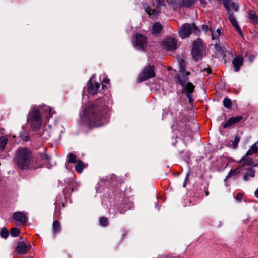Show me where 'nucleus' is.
Instances as JSON below:
<instances>
[{"mask_svg":"<svg viewBox=\"0 0 258 258\" xmlns=\"http://www.w3.org/2000/svg\"><path fill=\"white\" fill-rule=\"evenodd\" d=\"M203 72H206L207 74H210L211 73V70L210 69H205L203 70Z\"/></svg>","mask_w":258,"mask_h":258,"instance_id":"obj_42","label":"nucleus"},{"mask_svg":"<svg viewBox=\"0 0 258 258\" xmlns=\"http://www.w3.org/2000/svg\"><path fill=\"white\" fill-rule=\"evenodd\" d=\"M229 20L237 32L240 34H242V31L239 26L236 19L234 18L233 14L230 12L228 13Z\"/></svg>","mask_w":258,"mask_h":258,"instance_id":"obj_16","label":"nucleus"},{"mask_svg":"<svg viewBox=\"0 0 258 258\" xmlns=\"http://www.w3.org/2000/svg\"><path fill=\"white\" fill-rule=\"evenodd\" d=\"M219 2L223 1V4L226 9L229 11L231 9L237 11L238 6L237 4L232 2V0H217Z\"/></svg>","mask_w":258,"mask_h":258,"instance_id":"obj_13","label":"nucleus"},{"mask_svg":"<svg viewBox=\"0 0 258 258\" xmlns=\"http://www.w3.org/2000/svg\"><path fill=\"white\" fill-rule=\"evenodd\" d=\"M8 142V139L6 136H2L0 137V149L1 150H4L5 149Z\"/></svg>","mask_w":258,"mask_h":258,"instance_id":"obj_25","label":"nucleus"},{"mask_svg":"<svg viewBox=\"0 0 258 258\" xmlns=\"http://www.w3.org/2000/svg\"><path fill=\"white\" fill-rule=\"evenodd\" d=\"M9 233L8 230L6 229V228L4 227L2 228L1 232V237L6 238L9 236Z\"/></svg>","mask_w":258,"mask_h":258,"instance_id":"obj_35","label":"nucleus"},{"mask_svg":"<svg viewBox=\"0 0 258 258\" xmlns=\"http://www.w3.org/2000/svg\"><path fill=\"white\" fill-rule=\"evenodd\" d=\"M41 157L43 159H45L46 160H48V158L47 156L45 154H44L43 156H41Z\"/></svg>","mask_w":258,"mask_h":258,"instance_id":"obj_46","label":"nucleus"},{"mask_svg":"<svg viewBox=\"0 0 258 258\" xmlns=\"http://www.w3.org/2000/svg\"><path fill=\"white\" fill-rule=\"evenodd\" d=\"M183 87V89L185 91V94L186 97L189 99L190 101L191 99V94L193 92L195 86L190 82H187L184 84L183 85H181Z\"/></svg>","mask_w":258,"mask_h":258,"instance_id":"obj_11","label":"nucleus"},{"mask_svg":"<svg viewBox=\"0 0 258 258\" xmlns=\"http://www.w3.org/2000/svg\"><path fill=\"white\" fill-rule=\"evenodd\" d=\"M99 223L102 226H106L108 225V219L106 217H102L100 218Z\"/></svg>","mask_w":258,"mask_h":258,"instance_id":"obj_34","label":"nucleus"},{"mask_svg":"<svg viewBox=\"0 0 258 258\" xmlns=\"http://www.w3.org/2000/svg\"><path fill=\"white\" fill-rule=\"evenodd\" d=\"M192 32H194L195 34H198L200 32V30L194 23H185L180 27L178 34L181 39H184L188 37Z\"/></svg>","mask_w":258,"mask_h":258,"instance_id":"obj_3","label":"nucleus"},{"mask_svg":"<svg viewBox=\"0 0 258 258\" xmlns=\"http://www.w3.org/2000/svg\"><path fill=\"white\" fill-rule=\"evenodd\" d=\"M163 49L167 51L174 50L177 48V41L172 37L165 38L161 43Z\"/></svg>","mask_w":258,"mask_h":258,"instance_id":"obj_7","label":"nucleus"},{"mask_svg":"<svg viewBox=\"0 0 258 258\" xmlns=\"http://www.w3.org/2000/svg\"><path fill=\"white\" fill-rule=\"evenodd\" d=\"M254 176V172L252 169L249 170L243 176V179L247 181L249 177H253Z\"/></svg>","mask_w":258,"mask_h":258,"instance_id":"obj_30","label":"nucleus"},{"mask_svg":"<svg viewBox=\"0 0 258 258\" xmlns=\"http://www.w3.org/2000/svg\"><path fill=\"white\" fill-rule=\"evenodd\" d=\"M192 48H195L196 50L203 51V45L202 40L200 39H197L196 40L194 41L193 42Z\"/></svg>","mask_w":258,"mask_h":258,"instance_id":"obj_20","label":"nucleus"},{"mask_svg":"<svg viewBox=\"0 0 258 258\" xmlns=\"http://www.w3.org/2000/svg\"><path fill=\"white\" fill-rule=\"evenodd\" d=\"M223 105L225 107L227 108H230L231 107V101L228 98H225L223 100Z\"/></svg>","mask_w":258,"mask_h":258,"instance_id":"obj_32","label":"nucleus"},{"mask_svg":"<svg viewBox=\"0 0 258 258\" xmlns=\"http://www.w3.org/2000/svg\"><path fill=\"white\" fill-rule=\"evenodd\" d=\"M248 17L252 23L258 24V16L253 11H250L248 13Z\"/></svg>","mask_w":258,"mask_h":258,"instance_id":"obj_22","label":"nucleus"},{"mask_svg":"<svg viewBox=\"0 0 258 258\" xmlns=\"http://www.w3.org/2000/svg\"><path fill=\"white\" fill-rule=\"evenodd\" d=\"M202 29L205 32H207L208 30V26L207 25H203L202 27Z\"/></svg>","mask_w":258,"mask_h":258,"instance_id":"obj_41","label":"nucleus"},{"mask_svg":"<svg viewBox=\"0 0 258 258\" xmlns=\"http://www.w3.org/2000/svg\"><path fill=\"white\" fill-rule=\"evenodd\" d=\"M43 110L48 113V115L46 116L47 118H49L51 117V115L53 113H54V111L49 106H45L43 108Z\"/></svg>","mask_w":258,"mask_h":258,"instance_id":"obj_28","label":"nucleus"},{"mask_svg":"<svg viewBox=\"0 0 258 258\" xmlns=\"http://www.w3.org/2000/svg\"><path fill=\"white\" fill-rule=\"evenodd\" d=\"M186 71L185 70V63L183 60H181L180 62V67L179 73H185Z\"/></svg>","mask_w":258,"mask_h":258,"instance_id":"obj_36","label":"nucleus"},{"mask_svg":"<svg viewBox=\"0 0 258 258\" xmlns=\"http://www.w3.org/2000/svg\"><path fill=\"white\" fill-rule=\"evenodd\" d=\"M190 72L186 71L185 73H179L176 75V83L180 85H183L188 80V76Z\"/></svg>","mask_w":258,"mask_h":258,"instance_id":"obj_10","label":"nucleus"},{"mask_svg":"<svg viewBox=\"0 0 258 258\" xmlns=\"http://www.w3.org/2000/svg\"><path fill=\"white\" fill-rule=\"evenodd\" d=\"M158 5L159 6H164V5L165 0H158Z\"/></svg>","mask_w":258,"mask_h":258,"instance_id":"obj_43","label":"nucleus"},{"mask_svg":"<svg viewBox=\"0 0 258 258\" xmlns=\"http://www.w3.org/2000/svg\"><path fill=\"white\" fill-rule=\"evenodd\" d=\"M211 32L212 34V38L213 40L217 39L221 33V29L219 28L217 29L216 31H213L212 29H211Z\"/></svg>","mask_w":258,"mask_h":258,"instance_id":"obj_27","label":"nucleus"},{"mask_svg":"<svg viewBox=\"0 0 258 258\" xmlns=\"http://www.w3.org/2000/svg\"><path fill=\"white\" fill-rule=\"evenodd\" d=\"M174 1L175 5H178L180 7H189L193 5L195 3V0H172Z\"/></svg>","mask_w":258,"mask_h":258,"instance_id":"obj_14","label":"nucleus"},{"mask_svg":"<svg viewBox=\"0 0 258 258\" xmlns=\"http://www.w3.org/2000/svg\"><path fill=\"white\" fill-rule=\"evenodd\" d=\"M162 29L163 27L160 23H155L152 26V33L154 34L160 33L161 32Z\"/></svg>","mask_w":258,"mask_h":258,"instance_id":"obj_18","label":"nucleus"},{"mask_svg":"<svg viewBox=\"0 0 258 258\" xmlns=\"http://www.w3.org/2000/svg\"><path fill=\"white\" fill-rule=\"evenodd\" d=\"M107 112L104 102L101 100L88 106L84 110L82 121L89 127H98L103 124L102 120Z\"/></svg>","mask_w":258,"mask_h":258,"instance_id":"obj_1","label":"nucleus"},{"mask_svg":"<svg viewBox=\"0 0 258 258\" xmlns=\"http://www.w3.org/2000/svg\"><path fill=\"white\" fill-rule=\"evenodd\" d=\"M134 46L137 49L143 50L147 45V37L141 34H136L135 40L133 41Z\"/></svg>","mask_w":258,"mask_h":258,"instance_id":"obj_6","label":"nucleus"},{"mask_svg":"<svg viewBox=\"0 0 258 258\" xmlns=\"http://www.w3.org/2000/svg\"><path fill=\"white\" fill-rule=\"evenodd\" d=\"M155 76L156 73L154 71V66H146L139 74L137 81L138 82H142L150 78H154Z\"/></svg>","mask_w":258,"mask_h":258,"instance_id":"obj_4","label":"nucleus"},{"mask_svg":"<svg viewBox=\"0 0 258 258\" xmlns=\"http://www.w3.org/2000/svg\"><path fill=\"white\" fill-rule=\"evenodd\" d=\"M31 247L29 243L19 242L16 247V250L19 254H25L30 250Z\"/></svg>","mask_w":258,"mask_h":258,"instance_id":"obj_9","label":"nucleus"},{"mask_svg":"<svg viewBox=\"0 0 258 258\" xmlns=\"http://www.w3.org/2000/svg\"><path fill=\"white\" fill-rule=\"evenodd\" d=\"M52 229L54 234H56L60 232L61 229L60 223L58 220H55L52 224Z\"/></svg>","mask_w":258,"mask_h":258,"instance_id":"obj_23","label":"nucleus"},{"mask_svg":"<svg viewBox=\"0 0 258 258\" xmlns=\"http://www.w3.org/2000/svg\"><path fill=\"white\" fill-rule=\"evenodd\" d=\"M258 151V148L256 146L255 144H254L251 146L250 148L246 152L247 155H251L253 153H256Z\"/></svg>","mask_w":258,"mask_h":258,"instance_id":"obj_29","label":"nucleus"},{"mask_svg":"<svg viewBox=\"0 0 258 258\" xmlns=\"http://www.w3.org/2000/svg\"><path fill=\"white\" fill-rule=\"evenodd\" d=\"M254 196L258 198V188L254 191Z\"/></svg>","mask_w":258,"mask_h":258,"instance_id":"obj_45","label":"nucleus"},{"mask_svg":"<svg viewBox=\"0 0 258 258\" xmlns=\"http://www.w3.org/2000/svg\"><path fill=\"white\" fill-rule=\"evenodd\" d=\"M240 140V138L239 136H237L235 137L234 140L232 143L233 148H236L237 147V145H238V143L239 142Z\"/></svg>","mask_w":258,"mask_h":258,"instance_id":"obj_37","label":"nucleus"},{"mask_svg":"<svg viewBox=\"0 0 258 258\" xmlns=\"http://www.w3.org/2000/svg\"><path fill=\"white\" fill-rule=\"evenodd\" d=\"M109 82H110V80L108 78H104L102 82V88L103 89H105V88L106 89L107 87L105 84H109Z\"/></svg>","mask_w":258,"mask_h":258,"instance_id":"obj_38","label":"nucleus"},{"mask_svg":"<svg viewBox=\"0 0 258 258\" xmlns=\"http://www.w3.org/2000/svg\"><path fill=\"white\" fill-rule=\"evenodd\" d=\"M29 119L31 121V126L34 129L39 128L41 123V119L39 111L36 107H34L29 113Z\"/></svg>","mask_w":258,"mask_h":258,"instance_id":"obj_5","label":"nucleus"},{"mask_svg":"<svg viewBox=\"0 0 258 258\" xmlns=\"http://www.w3.org/2000/svg\"><path fill=\"white\" fill-rule=\"evenodd\" d=\"M243 58L241 57H236L233 59L232 63L234 67L235 72H238L239 70L240 67L243 64Z\"/></svg>","mask_w":258,"mask_h":258,"instance_id":"obj_17","label":"nucleus"},{"mask_svg":"<svg viewBox=\"0 0 258 258\" xmlns=\"http://www.w3.org/2000/svg\"><path fill=\"white\" fill-rule=\"evenodd\" d=\"M100 85L98 83L89 82L88 84V93L92 95H95L97 93Z\"/></svg>","mask_w":258,"mask_h":258,"instance_id":"obj_15","label":"nucleus"},{"mask_svg":"<svg viewBox=\"0 0 258 258\" xmlns=\"http://www.w3.org/2000/svg\"><path fill=\"white\" fill-rule=\"evenodd\" d=\"M76 163L77 164L75 166V170L78 173H81L85 168V164L84 162L80 160H78Z\"/></svg>","mask_w":258,"mask_h":258,"instance_id":"obj_21","label":"nucleus"},{"mask_svg":"<svg viewBox=\"0 0 258 258\" xmlns=\"http://www.w3.org/2000/svg\"><path fill=\"white\" fill-rule=\"evenodd\" d=\"M242 198H243V195L239 193L236 195V200L238 201H240L242 200Z\"/></svg>","mask_w":258,"mask_h":258,"instance_id":"obj_40","label":"nucleus"},{"mask_svg":"<svg viewBox=\"0 0 258 258\" xmlns=\"http://www.w3.org/2000/svg\"><path fill=\"white\" fill-rule=\"evenodd\" d=\"M240 168H237L233 170H231L230 173L232 175H235L240 172Z\"/></svg>","mask_w":258,"mask_h":258,"instance_id":"obj_39","label":"nucleus"},{"mask_svg":"<svg viewBox=\"0 0 258 258\" xmlns=\"http://www.w3.org/2000/svg\"><path fill=\"white\" fill-rule=\"evenodd\" d=\"M77 157L73 153H70L68 155V162L70 163H75L77 162Z\"/></svg>","mask_w":258,"mask_h":258,"instance_id":"obj_31","label":"nucleus"},{"mask_svg":"<svg viewBox=\"0 0 258 258\" xmlns=\"http://www.w3.org/2000/svg\"><path fill=\"white\" fill-rule=\"evenodd\" d=\"M248 156L249 155L245 154V155L241 159L240 162H243L242 166L244 165H251L252 164L253 162L251 159H249L248 157Z\"/></svg>","mask_w":258,"mask_h":258,"instance_id":"obj_26","label":"nucleus"},{"mask_svg":"<svg viewBox=\"0 0 258 258\" xmlns=\"http://www.w3.org/2000/svg\"><path fill=\"white\" fill-rule=\"evenodd\" d=\"M242 118L243 117L241 115L230 117L229 118L227 122L222 124V126L223 128H227L237 122H239L242 120Z\"/></svg>","mask_w":258,"mask_h":258,"instance_id":"obj_12","label":"nucleus"},{"mask_svg":"<svg viewBox=\"0 0 258 258\" xmlns=\"http://www.w3.org/2000/svg\"><path fill=\"white\" fill-rule=\"evenodd\" d=\"M188 175H187L186 176V178H185V181H184V183H183V187H185V186H186V180H187V179H188Z\"/></svg>","mask_w":258,"mask_h":258,"instance_id":"obj_44","label":"nucleus"},{"mask_svg":"<svg viewBox=\"0 0 258 258\" xmlns=\"http://www.w3.org/2000/svg\"><path fill=\"white\" fill-rule=\"evenodd\" d=\"M199 1L200 2L201 4H206V2L204 1V0H199Z\"/></svg>","mask_w":258,"mask_h":258,"instance_id":"obj_47","label":"nucleus"},{"mask_svg":"<svg viewBox=\"0 0 258 258\" xmlns=\"http://www.w3.org/2000/svg\"><path fill=\"white\" fill-rule=\"evenodd\" d=\"M11 235L13 237L18 236L20 233V229L18 228H12L10 231Z\"/></svg>","mask_w":258,"mask_h":258,"instance_id":"obj_33","label":"nucleus"},{"mask_svg":"<svg viewBox=\"0 0 258 258\" xmlns=\"http://www.w3.org/2000/svg\"><path fill=\"white\" fill-rule=\"evenodd\" d=\"M13 218L16 221V223L20 225H24L27 222L26 215L21 212H15L13 214Z\"/></svg>","mask_w":258,"mask_h":258,"instance_id":"obj_8","label":"nucleus"},{"mask_svg":"<svg viewBox=\"0 0 258 258\" xmlns=\"http://www.w3.org/2000/svg\"><path fill=\"white\" fill-rule=\"evenodd\" d=\"M205 194L207 196H208L209 194V192L208 191H205Z\"/></svg>","mask_w":258,"mask_h":258,"instance_id":"obj_49","label":"nucleus"},{"mask_svg":"<svg viewBox=\"0 0 258 258\" xmlns=\"http://www.w3.org/2000/svg\"><path fill=\"white\" fill-rule=\"evenodd\" d=\"M203 51L201 50H198L195 49V48H192L191 50V54L192 56L194 58V59L196 60H199L202 55Z\"/></svg>","mask_w":258,"mask_h":258,"instance_id":"obj_24","label":"nucleus"},{"mask_svg":"<svg viewBox=\"0 0 258 258\" xmlns=\"http://www.w3.org/2000/svg\"><path fill=\"white\" fill-rule=\"evenodd\" d=\"M144 8L146 9V11L148 14L151 16L152 18L156 17L159 13V11L158 10L152 9L148 7H145V6H144Z\"/></svg>","mask_w":258,"mask_h":258,"instance_id":"obj_19","label":"nucleus"},{"mask_svg":"<svg viewBox=\"0 0 258 258\" xmlns=\"http://www.w3.org/2000/svg\"><path fill=\"white\" fill-rule=\"evenodd\" d=\"M29 139H28V138L27 137H25V138H24V140L25 141H28Z\"/></svg>","mask_w":258,"mask_h":258,"instance_id":"obj_48","label":"nucleus"},{"mask_svg":"<svg viewBox=\"0 0 258 258\" xmlns=\"http://www.w3.org/2000/svg\"><path fill=\"white\" fill-rule=\"evenodd\" d=\"M15 164L20 170L35 169L33 155L27 148H20L16 152L14 159Z\"/></svg>","mask_w":258,"mask_h":258,"instance_id":"obj_2","label":"nucleus"},{"mask_svg":"<svg viewBox=\"0 0 258 258\" xmlns=\"http://www.w3.org/2000/svg\"><path fill=\"white\" fill-rule=\"evenodd\" d=\"M186 121V119H185L184 121V122H185Z\"/></svg>","mask_w":258,"mask_h":258,"instance_id":"obj_50","label":"nucleus"}]
</instances>
